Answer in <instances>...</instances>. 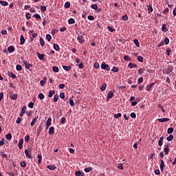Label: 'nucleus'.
<instances>
[{"label":"nucleus","instance_id":"f257e3e1","mask_svg":"<svg viewBox=\"0 0 176 176\" xmlns=\"http://www.w3.org/2000/svg\"><path fill=\"white\" fill-rule=\"evenodd\" d=\"M101 68L102 69H106V71H111V67H109V65H107L105 62L102 63Z\"/></svg>","mask_w":176,"mask_h":176},{"label":"nucleus","instance_id":"f03ea898","mask_svg":"<svg viewBox=\"0 0 176 176\" xmlns=\"http://www.w3.org/2000/svg\"><path fill=\"white\" fill-rule=\"evenodd\" d=\"M115 91H116V90L113 89V91H109L108 94H107V101H108V100L112 98V97H113V93H115Z\"/></svg>","mask_w":176,"mask_h":176},{"label":"nucleus","instance_id":"7ed1b4c3","mask_svg":"<svg viewBox=\"0 0 176 176\" xmlns=\"http://www.w3.org/2000/svg\"><path fill=\"white\" fill-rule=\"evenodd\" d=\"M164 152L165 155H168L170 152V144L165 145L164 147Z\"/></svg>","mask_w":176,"mask_h":176},{"label":"nucleus","instance_id":"20e7f679","mask_svg":"<svg viewBox=\"0 0 176 176\" xmlns=\"http://www.w3.org/2000/svg\"><path fill=\"white\" fill-rule=\"evenodd\" d=\"M77 39L79 43H83L85 42V38H83V34L78 35Z\"/></svg>","mask_w":176,"mask_h":176},{"label":"nucleus","instance_id":"39448f33","mask_svg":"<svg viewBox=\"0 0 176 176\" xmlns=\"http://www.w3.org/2000/svg\"><path fill=\"white\" fill-rule=\"evenodd\" d=\"M25 154L26 157H28V159H32V156L31 155V151H28V149H25Z\"/></svg>","mask_w":176,"mask_h":176},{"label":"nucleus","instance_id":"423d86ee","mask_svg":"<svg viewBox=\"0 0 176 176\" xmlns=\"http://www.w3.org/2000/svg\"><path fill=\"white\" fill-rule=\"evenodd\" d=\"M45 126H46V130H47V129H49V127L52 126V118H49L47 119Z\"/></svg>","mask_w":176,"mask_h":176},{"label":"nucleus","instance_id":"0eeeda50","mask_svg":"<svg viewBox=\"0 0 176 176\" xmlns=\"http://www.w3.org/2000/svg\"><path fill=\"white\" fill-rule=\"evenodd\" d=\"M164 167H166V165L164 164V161L163 160H161V163L160 165V170L163 173L164 171Z\"/></svg>","mask_w":176,"mask_h":176},{"label":"nucleus","instance_id":"6e6552de","mask_svg":"<svg viewBox=\"0 0 176 176\" xmlns=\"http://www.w3.org/2000/svg\"><path fill=\"white\" fill-rule=\"evenodd\" d=\"M18 97H19V95L17 94H10V98L11 100H14V101H16Z\"/></svg>","mask_w":176,"mask_h":176},{"label":"nucleus","instance_id":"1a4fd4ad","mask_svg":"<svg viewBox=\"0 0 176 176\" xmlns=\"http://www.w3.org/2000/svg\"><path fill=\"white\" fill-rule=\"evenodd\" d=\"M37 56L38 57L39 60H43V61H45V54L37 52Z\"/></svg>","mask_w":176,"mask_h":176},{"label":"nucleus","instance_id":"9d476101","mask_svg":"<svg viewBox=\"0 0 176 176\" xmlns=\"http://www.w3.org/2000/svg\"><path fill=\"white\" fill-rule=\"evenodd\" d=\"M24 142V139H21L19 142L18 146L19 149H23V144Z\"/></svg>","mask_w":176,"mask_h":176},{"label":"nucleus","instance_id":"9b49d317","mask_svg":"<svg viewBox=\"0 0 176 176\" xmlns=\"http://www.w3.org/2000/svg\"><path fill=\"white\" fill-rule=\"evenodd\" d=\"M157 120H158V122H160L161 123H164V122H168L170 120V119L164 118H158Z\"/></svg>","mask_w":176,"mask_h":176},{"label":"nucleus","instance_id":"f8f14e48","mask_svg":"<svg viewBox=\"0 0 176 176\" xmlns=\"http://www.w3.org/2000/svg\"><path fill=\"white\" fill-rule=\"evenodd\" d=\"M8 76H10V78H12V79H16V78H17V76H16L13 72H8Z\"/></svg>","mask_w":176,"mask_h":176},{"label":"nucleus","instance_id":"ddd939ff","mask_svg":"<svg viewBox=\"0 0 176 176\" xmlns=\"http://www.w3.org/2000/svg\"><path fill=\"white\" fill-rule=\"evenodd\" d=\"M26 111H27V107H23V109H21L19 116H24V113H25Z\"/></svg>","mask_w":176,"mask_h":176},{"label":"nucleus","instance_id":"4468645a","mask_svg":"<svg viewBox=\"0 0 176 176\" xmlns=\"http://www.w3.org/2000/svg\"><path fill=\"white\" fill-rule=\"evenodd\" d=\"M38 119H39V117L37 116H36L34 119H33V120L32 121V122H31V126H34V124H35V123H36L37 122H38Z\"/></svg>","mask_w":176,"mask_h":176},{"label":"nucleus","instance_id":"2eb2a0df","mask_svg":"<svg viewBox=\"0 0 176 176\" xmlns=\"http://www.w3.org/2000/svg\"><path fill=\"white\" fill-rule=\"evenodd\" d=\"M153 86H155V82H153V83L150 84L149 85H148L146 87V91H151V90L152 87H153Z\"/></svg>","mask_w":176,"mask_h":176},{"label":"nucleus","instance_id":"dca6fc26","mask_svg":"<svg viewBox=\"0 0 176 176\" xmlns=\"http://www.w3.org/2000/svg\"><path fill=\"white\" fill-rule=\"evenodd\" d=\"M23 64L25 65V67L27 69H30V67H31L30 63H28V62H27V60H24Z\"/></svg>","mask_w":176,"mask_h":176},{"label":"nucleus","instance_id":"f3484780","mask_svg":"<svg viewBox=\"0 0 176 176\" xmlns=\"http://www.w3.org/2000/svg\"><path fill=\"white\" fill-rule=\"evenodd\" d=\"M8 51L9 53H13V52H14V47L13 45L9 46L8 47Z\"/></svg>","mask_w":176,"mask_h":176},{"label":"nucleus","instance_id":"a211bd4d","mask_svg":"<svg viewBox=\"0 0 176 176\" xmlns=\"http://www.w3.org/2000/svg\"><path fill=\"white\" fill-rule=\"evenodd\" d=\"M47 168H48V170H51V171H53L54 170H56V167L53 165H48L47 166Z\"/></svg>","mask_w":176,"mask_h":176},{"label":"nucleus","instance_id":"6ab92c4d","mask_svg":"<svg viewBox=\"0 0 176 176\" xmlns=\"http://www.w3.org/2000/svg\"><path fill=\"white\" fill-rule=\"evenodd\" d=\"M20 43L19 45H24V43H25V38H24V36L21 35V38H20Z\"/></svg>","mask_w":176,"mask_h":176},{"label":"nucleus","instance_id":"aec40b11","mask_svg":"<svg viewBox=\"0 0 176 176\" xmlns=\"http://www.w3.org/2000/svg\"><path fill=\"white\" fill-rule=\"evenodd\" d=\"M75 175L76 176H85V173L80 172V170H77V171H76Z\"/></svg>","mask_w":176,"mask_h":176},{"label":"nucleus","instance_id":"412c9836","mask_svg":"<svg viewBox=\"0 0 176 176\" xmlns=\"http://www.w3.org/2000/svg\"><path fill=\"white\" fill-rule=\"evenodd\" d=\"M129 68H137V64H133V63H129L128 65Z\"/></svg>","mask_w":176,"mask_h":176},{"label":"nucleus","instance_id":"4be33fe9","mask_svg":"<svg viewBox=\"0 0 176 176\" xmlns=\"http://www.w3.org/2000/svg\"><path fill=\"white\" fill-rule=\"evenodd\" d=\"M37 159H38V164H41L42 163V155L38 154Z\"/></svg>","mask_w":176,"mask_h":176},{"label":"nucleus","instance_id":"5701e85b","mask_svg":"<svg viewBox=\"0 0 176 176\" xmlns=\"http://www.w3.org/2000/svg\"><path fill=\"white\" fill-rule=\"evenodd\" d=\"M106 89H107V83H103L100 87V90L102 91H105Z\"/></svg>","mask_w":176,"mask_h":176},{"label":"nucleus","instance_id":"b1692460","mask_svg":"<svg viewBox=\"0 0 176 176\" xmlns=\"http://www.w3.org/2000/svg\"><path fill=\"white\" fill-rule=\"evenodd\" d=\"M164 140V137H161L159 140V142H158V145L159 146H162V145H163V140Z\"/></svg>","mask_w":176,"mask_h":176},{"label":"nucleus","instance_id":"393cba45","mask_svg":"<svg viewBox=\"0 0 176 176\" xmlns=\"http://www.w3.org/2000/svg\"><path fill=\"white\" fill-rule=\"evenodd\" d=\"M49 134L51 135V134H54V127L51 126L48 131Z\"/></svg>","mask_w":176,"mask_h":176},{"label":"nucleus","instance_id":"a878e982","mask_svg":"<svg viewBox=\"0 0 176 176\" xmlns=\"http://www.w3.org/2000/svg\"><path fill=\"white\" fill-rule=\"evenodd\" d=\"M147 10H148V13H152V12H153V8L151 5L147 6Z\"/></svg>","mask_w":176,"mask_h":176},{"label":"nucleus","instance_id":"bb28decb","mask_svg":"<svg viewBox=\"0 0 176 176\" xmlns=\"http://www.w3.org/2000/svg\"><path fill=\"white\" fill-rule=\"evenodd\" d=\"M53 46H54V50H56V52H60V46H58V45L54 44Z\"/></svg>","mask_w":176,"mask_h":176},{"label":"nucleus","instance_id":"cd10ccee","mask_svg":"<svg viewBox=\"0 0 176 176\" xmlns=\"http://www.w3.org/2000/svg\"><path fill=\"white\" fill-rule=\"evenodd\" d=\"M162 31L163 32H167V31H168V30H167V28L166 27V24H163L162 26Z\"/></svg>","mask_w":176,"mask_h":176},{"label":"nucleus","instance_id":"c85d7f7f","mask_svg":"<svg viewBox=\"0 0 176 176\" xmlns=\"http://www.w3.org/2000/svg\"><path fill=\"white\" fill-rule=\"evenodd\" d=\"M0 4L2 6H8V5H9V3L7 1H0Z\"/></svg>","mask_w":176,"mask_h":176},{"label":"nucleus","instance_id":"c756f323","mask_svg":"<svg viewBox=\"0 0 176 176\" xmlns=\"http://www.w3.org/2000/svg\"><path fill=\"white\" fill-rule=\"evenodd\" d=\"M168 134H173L174 133V129L173 128H168L167 131Z\"/></svg>","mask_w":176,"mask_h":176},{"label":"nucleus","instance_id":"7c9ffc66","mask_svg":"<svg viewBox=\"0 0 176 176\" xmlns=\"http://www.w3.org/2000/svg\"><path fill=\"white\" fill-rule=\"evenodd\" d=\"M54 94H56V91H51L49 92L48 97L52 98V97H53V96H54Z\"/></svg>","mask_w":176,"mask_h":176},{"label":"nucleus","instance_id":"2f4dec72","mask_svg":"<svg viewBox=\"0 0 176 176\" xmlns=\"http://www.w3.org/2000/svg\"><path fill=\"white\" fill-rule=\"evenodd\" d=\"M1 156H2V157L3 159H6V160H8L9 158H8V155L5 154V153L1 152Z\"/></svg>","mask_w":176,"mask_h":176},{"label":"nucleus","instance_id":"473e14b6","mask_svg":"<svg viewBox=\"0 0 176 176\" xmlns=\"http://www.w3.org/2000/svg\"><path fill=\"white\" fill-rule=\"evenodd\" d=\"M68 24H75V19H74L73 18H70L68 20Z\"/></svg>","mask_w":176,"mask_h":176},{"label":"nucleus","instance_id":"72a5a7b5","mask_svg":"<svg viewBox=\"0 0 176 176\" xmlns=\"http://www.w3.org/2000/svg\"><path fill=\"white\" fill-rule=\"evenodd\" d=\"M84 170L85 171V173H90V171L93 170V168L91 167L85 168Z\"/></svg>","mask_w":176,"mask_h":176},{"label":"nucleus","instance_id":"f704fd0d","mask_svg":"<svg viewBox=\"0 0 176 176\" xmlns=\"http://www.w3.org/2000/svg\"><path fill=\"white\" fill-rule=\"evenodd\" d=\"M63 68L65 71H69L71 69V66L63 65Z\"/></svg>","mask_w":176,"mask_h":176},{"label":"nucleus","instance_id":"c9c22d12","mask_svg":"<svg viewBox=\"0 0 176 176\" xmlns=\"http://www.w3.org/2000/svg\"><path fill=\"white\" fill-rule=\"evenodd\" d=\"M167 141H171L172 140H174V135H170L166 138Z\"/></svg>","mask_w":176,"mask_h":176},{"label":"nucleus","instance_id":"e433bc0d","mask_svg":"<svg viewBox=\"0 0 176 176\" xmlns=\"http://www.w3.org/2000/svg\"><path fill=\"white\" fill-rule=\"evenodd\" d=\"M40 45L41 46H45V40H43V38L42 37L40 38Z\"/></svg>","mask_w":176,"mask_h":176},{"label":"nucleus","instance_id":"4c0bfd02","mask_svg":"<svg viewBox=\"0 0 176 176\" xmlns=\"http://www.w3.org/2000/svg\"><path fill=\"white\" fill-rule=\"evenodd\" d=\"M135 46H137V47H140V42H138V39L135 38L134 41H133Z\"/></svg>","mask_w":176,"mask_h":176},{"label":"nucleus","instance_id":"58836bf2","mask_svg":"<svg viewBox=\"0 0 176 176\" xmlns=\"http://www.w3.org/2000/svg\"><path fill=\"white\" fill-rule=\"evenodd\" d=\"M69 102L71 107H75V102H74V100L69 98Z\"/></svg>","mask_w":176,"mask_h":176},{"label":"nucleus","instance_id":"ea45409f","mask_svg":"<svg viewBox=\"0 0 176 176\" xmlns=\"http://www.w3.org/2000/svg\"><path fill=\"white\" fill-rule=\"evenodd\" d=\"M115 119H119V118H122V113H118L117 114H114Z\"/></svg>","mask_w":176,"mask_h":176},{"label":"nucleus","instance_id":"a19ab883","mask_svg":"<svg viewBox=\"0 0 176 176\" xmlns=\"http://www.w3.org/2000/svg\"><path fill=\"white\" fill-rule=\"evenodd\" d=\"M124 60H125L126 61H131V58H130V56L125 55L124 56Z\"/></svg>","mask_w":176,"mask_h":176},{"label":"nucleus","instance_id":"79ce46f5","mask_svg":"<svg viewBox=\"0 0 176 176\" xmlns=\"http://www.w3.org/2000/svg\"><path fill=\"white\" fill-rule=\"evenodd\" d=\"M16 71H21L23 69V67L20 65H16Z\"/></svg>","mask_w":176,"mask_h":176},{"label":"nucleus","instance_id":"37998d69","mask_svg":"<svg viewBox=\"0 0 176 176\" xmlns=\"http://www.w3.org/2000/svg\"><path fill=\"white\" fill-rule=\"evenodd\" d=\"M20 166H21V167L24 168V167H26V166H27V164L25 163V161H22V162H21V163H20Z\"/></svg>","mask_w":176,"mask_h":176},{"label":"nucleus","instance_id":"c03bdc74","mask_svg":"<svg viewBox=\"0 0 176 176\" xmlns=\"http://www.w3.org/2000/svg\"><path fill=\"white\" fill-rule=\"evenodd\" d=\"M138 61L140 63H143L144 62V58L142 56H138Z\"/></svg>","mask_w":176,"mask_h":176},{"label":"nucleus","instance_id":"a18cd8bd","mask_svg":"<svg viewBox=\"0 0 176 176\" xmlns=\"http://www.w3.org/2000/svg\"><path fill=\"white\" fill-rule=\"evenodd\" d=\"M174 69V67H173L172 65L168 66V72H173V70Z\"/></svg>","mask_w":176,"mask_h":176},{"label":"nucleus","instance_id":"49530a36","mask_svg":"<svg viewBox=\"0 0 176 176\" xmlns=\"http://www.w3.org/2000/svg\"><path fill=\"white\" fill-rule=\"evenodd\" d=\"M65 8H66V9H69V8H71V3L69 2H66L65 3Z\"/></svg>","mask_w":176,"mask_h":176},{"label":"nucleus","instance_id":"de8ad7c7","mask_svg":"<svg viewBox=\"0 0 176 176\" xmlns=\"http://www.w3.org/2000/svg\"><path fill=\"white\" fill-rule=\"evenodd\" d=\"M91 8L94 10H97V9H98V6H97V4L91 5Z\"/></svg>","mask_w":176,"mask_h":176},{"label":"nucleus","instance_id":"09e8293b","mask_svg":"<svg viewBox=\"0 0 176 176\" xmlns=\"http://www.w3.org/2000/svg\"><path fill=\"white\" fill-rule=\"evenodd\" d=\"M6 140H12V133H8L6 135Z\"/></svg>","mask_w":176,"mask_h":176},{"label":"nucleus","instance_id":"8fccbe9b","mask_svg":"<svg viewBox=\"0 0 176 176\" xmlns=\"http://www.w3.org/2000/svg\"><path fill=\"white\" fill-rule=\"evenodd\" d=\"M23 120V118L19 117L16 120V123H17L18 124H20L21 123V121Z\"/></svg>","mask_w":176,"mask_h":176},{"label":"nucleus","instance_id":"3c124183","mask_svg":"<svg viewBox=\"0 0 176 176\" xmlns=\"http://www.w3.org/2000/svg\"><path fill=\"white\" fill-rule=\"evenodd\" d=\"M142 82H144V78H142V77L139 78L138 80V83L139 85H141V83H142Z\"/></svg>","mask_w":176,"mask_h":176},{"label":"nucleus","instance_id":"603ef678","mask_svg":"<svg viewBox=\"0 0 176 176\" xmlns=\"http://www.w3.org/2000/svg\"><path fill=\"white\" fill-rule=\"evenodd\" d=\"M38 98H40L41 100H43L45 98V95H43V94L40 93L38 96Z\"/></svg>","mask_w":176,"mask_h":176},{"label":"nucleus","instance_id":"864d4df0","mask_svg":"<svg viewBox=\"0 0 176 176\" xmlns=\"http://www.w3.org/2000/svg\"><path fill=\"white\" fill-rule=\"evenodd\" d=\"M46 39L48 41V42H50V41H52V35L50 34H47L46 35Z\"/></svg>","mask_w":176,"mask_h":176},{"label":"nucleus","instance_id":"5fc2aeb1","mask_svg":"<svg viewBox=\"0 0 176 176\" xmlns=\"http://www.w3.org/2000/svg\"><path fill=\"white\" fill-rule=\"evenodd\" d=\"M112 72H119V68L116 67H113V69H111Z\"/></svg>","mask_w":176,"mask_h":176},{"label":"nucleus","instance_id":"6e6d98bb","mask_svg":"<svg viewBox=\"0 0 176 176\" xmlns=\"http://www.w3.org/2000/svg\"><path fill=\"white\" fill-rule=\"evenodd\" d=\"M58 101V95L56 94L54 96V102H57Z\"/></svg>","mask_w":176,"mask_h":176},{"label":"nucleus","instance_id":"4d7b16f0","mask_svg":"<svg viewBox=\"0 0 176 176\" xmlns=\"http://www.w3.org/2000/svg\"><path fill=\"white\" fill-rule=\"evenodd\" d=\"M33 17H35L36 19H38V20H41V15H39V14H34L33 15Z\"/></svg>","mask_w":176,"mask_h":176},{"label":"nucleus","instance_id":"13d9d810","mask_svg":"<svg viewBox=\"0 0 176 176\" xmlns=\"http://www.w3.org/2000/svg\"><path fill=\"white\" fill-rule=\"evenodd\" d=\"M165 43V45H168L170 43V39H168V38L166 37L164 38V42Z\"/></svg>","mask_w":176,"mask_h":176},{"label":"nucleus","instance_id":"bf43d9fd","mask_svg":"<svg viewBox=\"0 0 176 176\" xmlns=\"http://www.w3.org/2000/svg\"><path fill=\"white\" fill-rule=\"evenodd\" d=\"M107 30L110 32H113V31H116L115 29L112 28V27L111 26H107Z\"/></svg>","mask_w":176,"mask_h":176},{"label":"nucleus","instance_id":"052dcab7","mask_svg":"<svg viewBox=\"0 0 176 176\" xmlns=\"http://www.w3.org/2000/svg\"><path fill=\"white\" fill-rule=\"evenodd\" d=\"M52 71H53L54 72H58V71H59L58 67H56V66L53 67Z\"/></svg>","mask_w":176,"mask_h":176},{"label":"nucleus","instance_id":"680f3d73","mask_svg":"<svg viewBox=\"0 0 176 176\" xmlns=\"http://www.w3.org/2000/svg\"><path fill=\"white\" fill-rule=\"evenodd\" d=\"M60 98H62V100H64V98H65V94H64V92L60 93Z\"/></svg>","mask_w":176,"mask_h":176},{"label":"nucleus","instance_id":"e2e57ef3","mask_svg":"<svg viewBox=\"0 0 176 176\" xmlns=\"http://www.w3.org/2000/svg\"><path fill=\"white\" fill-rule=\"evenodd\" d=\"M87 19H88V20H90V21H91L94 20V16H93V15H89V16H87Z\"/></svg>","mask_w":176,"mask_h":176},{"label":"nucleus","instance_id":"0e129e2a","mask_svg":"<svg viewBox=\"0 0 176 176\" xmlns=\"http://www.w3.org/2000/svg\"><path fill=\"white\" fill-rule=\"evenodd\" d=\"M41 12H46V6H41Z\"/></svg>","mask_w":176,"mask_h":176},{"label":"nucleus","instance_id":"69168bd1","mask_svg":"<svg viewBox=\"0 0 176 176\" xmlns=\"http://www.w3.org/2000/svg\"><path fill=\"white\" fill-rule=\"evenodd\" d=\"M94 67V68H97V69H98V68H100V64L98 63H95Z\"/></svg>","mask_w":176,"mask_h":176},{"label":"nucleus","instance_id":"338daca9","mask_svg":"<svg viewBox=\"0 0 176 176\" xmlns=\"http://www.w3.org/2000/svg\"><path fill=\"white\" fill-rule=\"evenodd\" d=\"M25 142H30V135H28L25 137Z\"/></svg>","mask_w":176,"mask_h":176},{"label":"nucleus","instance_id":"774afa93","mask_svg":"<svg viewBox=\"0 0 176 176\" xmlns=\"http://www.w3.org/2000/svg\"><path fill=\"white\" fill-rule=\"evenodd\" d=\"M25 17L28 19H31V14L30 12L26 13Z\"/></svg>","mask_w":176,"mask_h":176}]
</instances>
